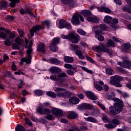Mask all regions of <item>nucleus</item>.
I'll return each mask as SVG.
<instances>
[{
    "label": "nucleus",
    "instance_id": "f257e3e1",
    "mask_svg": "<svg viewBox=\"0 0 131 131\" xmlns=\"http://www.w3.org/2000/svg\"><path fill=\"white\" fill-rule=\"evenodd\" d=\"M107 48H115V43L113 40L111 39L108 40L106 42V46L103 43H101L100 46H97L95 47V50L97 52H104V53H108V55L112 56V55H113V50H110Z\"/></svg>",
    "mask_w": 131,
    "mask_h": 131
},
{
    "label": "nucleus",
    "instance_id": "f03ea898",
    "mask_svg": "<svg viewBox=\"0 0 131 131\" xmlns=\"http://www.w3.org/2000/svg\"><path fill=\"white\" fill-rule=\"evenodd\" d=\"M111 79H112V80L110 81L111 84H113V85H115L116 88H121L122 86V84L120 83V81L123 80V77L115 75L111 77Z\"/></svg>",
    "mask_w": 131,
    "mask_h": 131
},
{
    "label": "nucleus",
    "instance_id": "7ed1b4c3",
    "mask_svg": "<svg viewBox=\"0 0 131 131\" xmlns=\"http://www.w3.org/2000/svg\"><path fill=\"white\" fill-rule=\"evenodd\" d=\"M121 123V122L118 119L114 118L108 124H105L104 126L108 129H113V128H115L118 125H119Z\"/></svg>",
    "mask_w": 131,
    "mask_h": 131
},
{
    "label": "nucleus",
    "instance_id": "20e7f679",
    "mask_svg": "<svg viewBox=\"0 0 131 131\" xmlns=\"http://www.w3.org/2000/svg\"><path fill=\"white\" fill-rule=\"evenodd\" d=\"M113 101H115L114 105L116 108H117L121 112L123 110V101L120 99L117 98H113Z\"/></svg>",
    "mask_w": 131,
    "mask_h": 131
},
{
    "label": "nucleus",
    "instance_id": "39448f33",
    "mask_svg": "<svg viewBox=\"0 0 131 131\" xmlns=\"http://www.w3.org/2000/svg\"><path fill=\"white\" fill-rule=\"evenodd\" d=\"M42 29V27L39 25H36L33 26L32 28L30 30V32L31 33V36L32 37L34 36V33L37 34V32L39 31V30Z\"/></svg>",
    "mask_w": 131,
    "mask_h": 131
},
{
    "label": "nucleus",
    "instance_id": "423d86ee",
    "mask_svg": "<svg viewBox=\"0 0 131 131\" xmlns=\"http://www.w3.org/2000/svg\"><path fill=\"white\" fill-rule=\"evenodd\" d=\"M78 110H83L84 109H93L94 106L89 103H82L81 104L78 105Z\"/></svg>",
    "mask_w": 131,
    "mask_h": 131
},
{
    "label": "nucleus",
    "instance_id": "0eeeda50",
    "mask_svg": "<svg viewBox=\"0 0 131 131\" xmlns=\"http://www.w3.org/2000/svg\"><path fill=\"white\" fill-rule=\"evenodd\" d=\"M117 64L123 68H127V69H130V70H131V62L129 61L125 60L123 62L118 61Z\"/></svg>",
    "mask_w": 131,
    "mask_h": 131
},
{
    "label": "nucleus",
    "instance_id": "6e6552de",
    "mask_svg": "<svg viewBox=\"0 0 131 131\" xmlns=\"http://www.w3.org/2000/svg\"><path fill=\"white\" fill-rule=\"evenodd\" d=\"M71 22L73 24V25H80V21L79 20V14H74L72 16V19L71 20Z\"/></svg>",
    "mask_w": 131,
    "mask_h": 131
},
{
    "label": "nucleus",
    "instance_id": "1a4fd4ad",
    "mask_svg": "<svg viewBox=\"0 0 131 131\" xmlns=\"http://www.w3.org/2000/svg\"><path fill=\"white\" fill-rule=\"evenodd\" d=\"M109 113L111 114V115H113L114 116H115L116 114H119L121 111L117 108L115 106H111L109 108Z\"/></svg>",
    "mask_w": 131,
    "mask_h": 131
},
{
    "label": "nucleus",
    "instance_id": "9d476101",
    "mask_svg": "<svg viewBox=\"0 0 131 131\" xmlns=\"http://www.w3.org/2000/svg\"><path fill=\"white\" fill-rule=\"evenodd\" d=\"M85 94L87 98H89L90 100H92L95 101L96 100H98V97L94 94V93L91 91H85Z\"/></svg>",
    "mask_w": 131,
    "mask_h": 131
},
{
    "label": "nucleus",
    "instance_id": "9b49d317",
    "mask_svg": "<svg viewBox=\"0 0 131 131\" xmlns=\"http://www.w3.org/2000/svg\"><path fill=\"white\" fill-rule=\"evenodd\" d=\"M51 112L53 115L56 116H62L63 115V111L59 108H53L51 110Z\"/></svg>",
    "mask_w": 131,
    "mask_h": 131
},
{
    "label": "nucleus",
    "instance_id": "f8f14e48",
    "mask_svg": "<svg viewBox=\"0 0 131 131\" xmlns=\"http://www.w3.org/2000/svg\"><path fill=\"white\" fill-rule=\"evenodd\" d=\"M130 49V43H125L123 45V49L122 50V53H128V51Z\"/></svg>",
    "mask_w": 131,
    "mask_h": 131
},
{
    "label": "nucleus",
    "instance_id": "ddd939ff",
    "mask_svg": "<svg viewBox=\"0 0 131 131\" xmlns=\"http://www.w3.org/2000/svg\"><path fill=\"white\" fill-rule=\"evenodd\" d=\"M69 101L70 103H72V104H73L74 105H76V104H78V103L80 102L79 98L75 97H70Z\"/></svg>",
    "mask_w": 131,
    "mask_h": 131
},
{
    "label": "nucleus",
    "instance_id": "4468645a",
    "mask_svg": "<svg viewBox=\"0 0 131 131\" xmlns=\"http://www.w3.org/2000/svg\"><path fill=\"white\" fill-rule=\"evenodd\" d=\"M98 11L99 12H104V13H106V14H110V13H111V10L109 9V8H107L104 6L99 7L98 8Z\"/></svg>",
    "mask_w": 131,
    "mask_h": 131
},
{
    "label": "nucleus",
    "instance_id": "2eb2a0df",
    "mask_svg": "<svg viewBox=\"0 0 131 131\" xmlns=\"http://www.w3.org/2000/svg\"><path fill=\"white\" fill-rule=\"evenodd\" d=\"M37 50L38 52H41V53H42L43 54H45L46 53V45L43 43H39Z\"/></svg>",
    "mask_w": 131,
    "mask_h": 131
},
{
    "label": "nucleus",
    "instance_id": "dca6fc26",
    "mask_svg": "<svg viewBox=\"0 0 131 131\" xmlns=\"http://www.w3.org/2000/svg\"><path fill=\"white\" fill-rule=\"evenodd\" d=\"M78 117V115L74 112H71L67 116V118L69 119H75Z\"/></svg>",
    "mask_w": 131,
    "mask_h": 131
},
{
    "label": "nucleus",
    "instance_id": "f3484780",
    "mask_svg": "<svg viewBox=\"0 0 131 131\" xmlns=\"http://www.w3.org/2000/svg\"><path fill=\"white\" fill-rule=\"evenodd\" d=\"M75 34L73 33H71L68 34V35H62L61 36L62 38L63 39H69V40H72L75 36Z\"/></svg>",
    "mask_w": 131,
    "mask_h": 131
},
{
    "label": "nucleus",
    "instance_id": "a211bd4d",
    "mask_svg": "<svg viewBox=\"0 0 131 131\" xmlns=\"http://www.w3.org/2000/svg\"><path fill=\"white\" fill-rule=\"evenodd\" d=\"M50 71L53 74L55 73H57V74H59V73H61V69H60L58 67H51L50 69Z\"/></svg>",
    "mask_w": 131,
    "mask_h": 131
},
{
    "label": "nucleus",
    "instance_id": "6ab92c4d",
    "mask_svg": "<svg viewBox=\"0 0 131 131\" xmlns=\"http://www.w3.org/2000/svg\"><path fill=\"white\" fill-rule=\"evenodd\" d=\"M5 33L6 35L7 34H8L10 39H11V38H15V37H16V35L15 34V33L11 32V30L9 29H6Z\"/></svg>",
    "mask_w": 131,
    "mask_h": 131
},
{
    "label": "nucleus",
    "instance_id": "aec40b11",
    "mask_svg": "<svg viewBox=\"0 0 131 131\" xmlns=\"http://www.w3.org/2000/svg\"><path fill=\"white\" fill-rule=\"evenodd\" d=\"M67 74L66 73L63 72V73H60L58 74V81H60V82H63L65 79H64V77H67Z\"/></svg>",
    "mask_w": 131,
    "mask_h": 131
},
{
    "label": "nucleus",
    "instance_id": "412c9836",
    "mask_svg": "<svg viewBox=\"0 0 131 131\" xmlns=\"http://www.w3.org/2000/svg\"><path fill=\"white\" fill-rule=\"evenodd\" d=\"M1 31H6V29L4 27H1L0 28V38H3V39H5V38H7V34H5L4 32Z\"/></svg>",
    "mask_w": 131,
    "mask_h": 131
},
{
    "label": "nucleus",
    "instance_id": "4be33fe9",
    "mask_svg": "<svg viewBox=\"0 0 131 131\" xmlns=\"http://www.w3.org/2000/svg\"><path fill=\"white\" fill-rule=\"evenodd\" d=\"M103 22L106 24L112 23V17L109 15H106L103 19Z\"/></svg>",
    "mask_w": 131,
    "mask_h": 131
},
{
    "label": "nucleus",
    "instance_id": "5701e85b",
    "mask_svg": "<svg viewBox=\"0 0 131 131\" xmlns=\"http://www.w3.org/2000/svg\"><path fill=\"white\" fill-rule=\"evenodd\" d=\"M63 60L66 63H73L74 61L73 57L64 56Z\"/></svg>",
    "mask_w": 131,
    "mask_h": 131
},
{
    "label": "nucleus",
    "instance_id": "b1692460",
    "mask_svg": "<svg viewBox=\"0 0 131 131\" xmlns=\"http://www.w3.org/2000/svg\"><path fill=\"white\" fill-rule=\"evenodd\" d=\"M8 6L9 4L5 1H3L0 2V9L1 10L2 9H6V8H8Z\"/></svg>",
    "mask_w": 131,
    "mask_h": 131
},
{
    "label": "nucleus",
    "instance_id": "393cba45",
    "mask_svg": "<svg viewBox=\"0 0 131 131\" xmlns=\"http://www.w3.org/2000/svg\"><path fill=\"white\" fill-rule=\"evenodd\" d=\"M66 21L65 20L60 19L58 24L59 28L61 29L63 28H65V27L66 26Z\"/></svg>",
    "mask_w": 131,
    "mask_h": 131
},
{
    "label": "nucleus",
    "instance_id": "a878e982",
    "mask_svg": "<svg viewBox=\"0 0 131 131\" xmlns=\"http://www.w3.org/2000/svg\"><path fill=\"white\" fill-rule=\"evenodd\" d=\"M49 61L51 64H54V65H59V64L61 63V61L56 58H51Z\"/></svg>",
    "mask_w": 131,
    "mask_h": 131
},
{
    "label": "nucleus",
    "instance_id": "bb28decb",
    "mask_svg": "<svg viewBox=\"0 0 131 131\" xmlns=\"http://www.w3.org/2000/svg\"><path fill=\"white\" fill-rule=\"evenodd\" d=\"M31 59H32V56H27V58H23L21 60L22 62H26L27 64H30L31 63Z\"/></svg>",
    "mask_w": 131,
    "mask_h": 131
},
{
    "label": "nucleus",
    "instance_id": "cd10ccee",
    "mask_svg": "<svg viewBox=\"0 0 131 131\" xmlns=\"http://www.w3.org/2000/svg\"><path fill=\"white\" fill-rule=\"evenodd\" d=\"M46 95L48 96V97H51V98H56L57 97V95L54 92L48 91L46 93Z\"/></svg>",
    "mask_w": 131,
    "mask_h": 131
},
{
    "label": "nucleus",
    "instance_id": "c85d7f7f",
    "mask_svg": "<svg viewBox=\"0 0 131 131\" xmlns=\"http://www.w3.org/2000/svg\"><path fill=\"white\" fill-rule=\"evenodd\" d=\"M105 72L108 75H113L114 71L111 68H109L105 69Z\"/></svg>",
    "mask_w": 131,
    "mask_h": 131
},
{
    "label": "nucleus",
    "instance_id": "c756f323",
    "mask_svg": "<svg viewBox=\"0 0 131 131\" xmlns=\"http://www.w3.org/2000/svg\"><path fill=\"white\" fill-rule=\"evenodd\" d=\"M15 42L17 45L18 46H21V42H24V40L22 39L19 37H16L15 39Z\"/></svg>",
    "mask_w": 131,
    "mask_h": 131
},
{
    "label": "nucleus",
    "instance_id": "7c9ffc66",
    "mask_svg": "<svg viewBox=\"0 0 131 131\" xmlns=\"http://www.w3.org/2000/svg\"><path fill=\"white\" fill-rule=\"evenodd\" d=\"M34 93L36 96H38L39 97H40V96H42V95H43V91L40 90H35L34 91Z\"/></svg>",
    "mask_w": 131,
    "mask_h": 131
},
{
    "label": "nucleus",
    "instance_id": "2f4dec72",
    "mask_svg": "<svg viewBox=\"0 0 131 131\" xmlns=\"http://www.w3.org/2000/svg\"><path fill=\"white\" fill-rule=\"evenodd\" d=\"M15 131H25V128L20 124H17L15 127Z\"/></svg>",
    "mask_w": 131,
    "mask_h": 131
},
{
    "label": "nucleus",
    "instance_id": "473e14b6",
    "mask_svg": "<svg viewBox=\"0 0 131 131\" xmlns=\"http://www.w3.org/2000/svg\"><path fill=\"white\" fill-rule=\"evenodd\" d=\"M83 15L84 17H89V16H91L92 15V12L90 10H84L82 12Z\"/></svg>",
    "mask_w": 131,
    "mask_h": 131
},
{
    "label": "nucleus",
    "instance_id": "72a5a7b5",
    "mask_svg": "<svg viewBox=\"0 0 131 131\" xmlns=\"http://www.w3.org/2000/svg\"><path fill=\"white\" fill-rule=\"evenodd\" d=\"M60 43V38H54L52 40V45L53 46H57L58 43Z\"/></svg>",
    "mask_w": 131,
    "mask_h": 131
},
{
    "label": "nucleus",
    "instance_id": "f704fd0d",
    "mask_svg": "<svg viewBox=\"0 0 131 131\" xmlns=\"http://www.w3.org/2000/svg\"><path fill=\"white\" fill-rule=\"evenodd\" d=\"M85 120L86 121H90V122H93L94 123H97V120L93 118V117H89L88 118H85Z\"/></svg>",
    "mask_w": 131,
    "mask_h": 131
},
{
    "label": "nucleus",
    "instance_id": "c9c22d12",
    "mask_svg": "<svg viewBox=\"0 0 131 131\" xmlns=\"http://www.w3.org/2000/svg\"><path fill=\"white\" fill-rule=\"evenodd\" d=\"M122 10L123 12H127V13L131 14V9L129 7L123 6L122 8Z\"/></svg>",
    "mask_w": 131,
    "mask_h": 131
},
{
    "label": "nucleus",
    "instance_id": "e433bc0d",
    "mask_svg": "<svg viewBox=\"0 0 131 131\" xmlns=\"http://www.w3.org/2000/svg\"><path fill=\"white\" fill-rule=\"evenodd\" d=\"M74 0H60L61 3L63 5H69L71 3H72Z\"/></svg>",
    "mask_w": 131,
    "mask_h": 131
},
{
    "label": "nucleus",
    "instance_id": "4c0bfd02",
    "mask_svg": "<svg viewBox=\"0 0 131 131\" xmlns=\"http://www.w3.org/2000/svg\"><path fill=\"white\" fill-rule=\"evenodd\" d=\"M33 50L32 48H28V50H27V57H32L31 54L32 53Z\"/></svg>",
    "mask_w": 131,
    "mask_h": 131
},
{
    "label": "nucleus",
    "instance_id": "58836bf2",
    "mask_svg": "<svg viewBox=\"0 0 131 131\" xmlns=\"http://www.w3.org/2000/svg\"><path fill=\"white\" fill-rule=\"evenodd\" d=\"M77 32H78V33H79V34H80L81 35H83L84 36L86 35V32H85L82 29H78L77 30Z\"/></svg>",
    "mask_w": 131,
    "mask_h": 131
},
{
    "label": "nucleus",
    "instance_id": "ea45409f",
    "mask_svg": "<svg viewBox=\"0 0 131 131\" xmlns=\"http://www.w3.org/2000/svg\"><path fill=\"white\" fill-rule=\"evenodd\" d=\"M50 50L52 52H57V51L58 50V47L56 46V45H52L50 46Z\"/></svg>",
    "mask_w": 131,
    "mask_h": 131
},
{
    "label": "nucleus",
    "instance_id": "a19ab883",
    "mask_svg": "<svg viewBox=\"0 0 131 131\" xmlns=\"http://www.w3.org/2000/svg\"><path fill=\"white\" fill-rule=\"evenodd\" d=\"M4 45H5L6 46H12V41H11L9 39H7L6 41H4Z\"/></svg>",
    "mask_w": 131,
    "mask_h": 131
},
{
    "label": "nucleus",
    "instance_id": "79ce46f5",
    "mask_svg": "<svg viewBox=\"0 0 131 131\" xmlns=\"http://www.w3.org/2000/svg\"><path fill=\"white\" fill-rule=\"evenodd\" d=\"M72 48L74 51H75L76 52L77 51H78L79 50H80V47L78 45H72Z\"/></svg>",
    "mask_w": 131,
    "mask_h": 131
},
{
    "label": "nucleus",
    "instance_id": "37998d69",
    "mask_svg": "<svg viewBox=\"0 0 131 131\" xmlns=\"http://www.w3.org/2000/svg\"><path fill=\"white\" fill-rule=\"evenodd\" d=\"M51 113V111L49 108H43V114L46 115H49Z\"/></svg>",
    "mask_w": 131,
    "mask_h": 131
},
{
    "label": "nucleus",
    "instance_id": "c03bdc74",
    "mask_svg": "<svg viewBox=\"0 0 131 131\" xmlns=\"http://www.w3.org/2000/svg\"><path fill=\"white\" fill-rule=\"evenodd\" d=\"M14 74L15 75H20V74H21V75H26L25 73L21 71V70H18L17 72H14ZM26 76H27V75H26Z\"/></svg>",
    "mask_w": 131,
    "mask_h": 131
},
{
    "label": "nucleus",
    "instance_id": "a18cd8bd",
    "mask_svg": "<svg viewBox=\"0 0 131 131\" xmlns=\"http://www.w3.org/2000/svg\"><path fill=\"white\" fill-rule=\"evenodd\" d=\"M99 27L100 29H101V30H103V31H105V30H107V25L105 24H100Z\"/></svg>",
    "mask_w": 131,
    "mask_h": 131
},
{
    "label": "nucleus",
    "instance_id": "49530a36",
    "mask_svg": "<svg viewBox=\"0 0 131 131\" xmlns=\"http://www.w3.org/2000/svg\"><path fill=\"white\" fill-rule=\"evenodd\" d=\"M99 113L100 112L99 111V110L95 109L91 113V115L92 116H95V115H97V114H99Z\"/></svg>",
    "mask_w": 131,
    "mask_h": 131
},
{
    "label": "nucleus",
    "instance_id": "de8ad7c7",
    "mask_svg": "<svg viewBox=\"0 0 131 131\" xmlns=\"http://www.w3.org/2000/svg\"><path fill=\"white\" fill-rule=\"evenodd\" d=\"M79 37V35H76L75 36V37L73 38L74 41H73L72 42V43H78V38Z\"/></svg>",
    "mask_w": 131,
    "mask_h": 131
},
{
    "label": "nucleus",
    "instance_id": "09e8293b",
    "mask_svg": "<svg viewBox=\"0 0 131 131\" xmlns=\"http://www.w3.org/2000/svg\"><path fill=\"white\" fill-rule=\"evenodd\" d=\"M12 49L13 50H20V48L19 45H17L15 43L12 44Z\"/></svg>",
    "mask_w": 131,
    "mask_h": 131
},
{
    "label": "nucleus",
    "instance_id": "8fccbe9b",
    "mask_svg": "<svg viewBox=\"0 0 131 131\" xmlns=\"http://www.w3.org/2000/svg\"><path fill=\"white\" fill-rule=\"evenodd\" d=\"M36 112L40 114H43V109L41 107H39L36 108Z\"/></svg>",
    "mask_w": 131,
    "mask_h": 131
},
{
    "label": "nucleus",
    "instance_id": "3c124183",
    "mask_svg": "<svg viewBox=\"0 0 131 131\" xmlns=\"http://www.w3.org/2000/svg\"><path fill=\"white\" fill-rule=\"evenodd\" d=\"M25 12H26V14L27 13L29 15H31V16H33V17H35V16H34V14H33V13L31 11H30V10L28 8H26L25 10Z\"/></svg>",
    "mask_w": 131,
    "mask_h": 131
},
{
    "label": "nucleus",
    "instance_id": "603ef678",
    "mask_svg": "<svg viewBox=\"0 0 131 131\" xmlns=\"http://www.w3.org/2000/svg\"><path fill=\"white\" fill-rule=\"evenodd\" d=\"M95 88L97 91L101 92V91H103V87L98 84H96Z\"/></svg>",
    "mask_w": 131,
    "mask_h": 131
},
{
    "label": "nucleus",
    "instance_id": "864d4df0",
    "mask_svg": "<svg viewBox=\"0 0 131 131\" xmlns=\"http://www.w3.org/2000/svg\"><path fill=\"white\" fill-rule=\"evenodd\" d=\"M97 104L98 106H99V107L101 108V109H102V110H106V107H105V105H104V104H101L100 103H99V101H97Z\"/></svg>",
    "mask_w": 131,
    "mask_h": 131
},
{
    "label": "nucleus",
    "instance_id": "5fc2aeb1",
    "mask_svg": "<svg viewBox=\"0 0 131 131\" xmlns=\"http://www.w3.org/2000/svg\"><path fill=\"white\" fill-rule=\"evenodd\" d=\"M25 121H26V124H28V125H29V126H32V122L30 121V119H29L27 118H26Z\"/></svg>",
    "mask_w": 131,
    "mask_h": 131
},
{
    "label": "nucleus",
    "instance_id": "6e6d98bb",
    "mask_svg": "<svg viewBox=\"0 0 131 131\" xmlns=\"http://www.w3.org/2000/svg\"><path fill=\"white\" fill-rule=\"evenodd\" d=\"M95 33L96 35H102L103 34V31L101 30H97L95 32Z\"/></svg>",
    "mask_w": 131,
    "mask_h": 131
},
{
    "label": "nucleus",
    "instance_id": "4d7b16f0",
    "mask_svg": "<svg viewBox=\"0 0 131 131\" xmlns=\"http://www.w3.org/2000/svg\"><path fill=\"white\" fill-rule=\"evenodd\" d=\"M15 19V17L12 16V15H8L6 17V20L7 21H13Z\"/></svg>",
    "mask_w": 131,
    "mask_h": 131
},
{
    "label": "nucleus",
    "instance_id": "13d9d810",
    "mask_svg": "<svg viewBox=\"0 0 131 131\" xmlns=\"http://www.w3.org/2000/svg\"><path fill=\"white\" fill-rule=\"evenodd\" d=\"M17 31L20 37H23V36H24V31L20 29H17Z\"/></svg>",
    "mask_w": 131,
    "mask_h": 131
},
{
    "label": "nucleus",
    "instance_id": "bf43d9fd",
    "mask_svg": "<svg viewBox=\"0 0 131 131\" xmlns=\"http://www.w3.org/2000/svg\"><path fill=\"white\" fill-rule=\"evenodd\" d=\"M50 79H52V80H54L55 81H59L58 78H57V77L54 75H52L50 76Z\"/></svg>",
    "mask_w": 131,
    "mask_h": 131
},
{
    "label": "nucleus",
    "instance_id": "052dcab7",
    "mask_svg": "<svg viewBox=\"0 0 131 131\" xmlns=\"http://www.w3.org/2000/svg\"><path fill=\"white\" fill-rule=\"evenodd\" d=\"M45 118L46 119H47V120H53V115H49L45 116Z\"/></svg>",
    "mask_w": 131,
    "mask_h": 131
},
{
    "label": "nucleus",
    "instance_id": "680f3d73",
    "mask_svg": "<svg viewBox=\"0 0 131 131\" xmlns=\"http://www.w3.org/2000/svg\"><path fill=\"white\" fill-rule=\"evenodd\" d=\"M97 39L99 40V41H104V40L105 39V37L102 35H99L97 37Z\"/></svg>",
    "mask_w": 131,
    "mask_h": 131
},
{
    "label": "nucleus",
    "instance_id": "e2e57ef3",
    "mask_svg": "<svg viewBox=\"0 0 131 131\" xmlns=\"http://www.w3.org/2000/svg\"><path fill=\"white\" fill-rule=\"evenodd\" d=\"M117 70L121 73H125V71L121 67H117Z\"/></svg>",
    "mask_w": 131,
    "mask_h": 131
},
{
    "label": "nucleus",
    "instance_id": "0e129e2a",
    "mask_svg": "<svg viewBox=\"0 0 131 131\" xmlns=\"http://www.w3.org/2000/svg\"><path fill=\"white\" fill-rule=\"evenodd\" d=\"M92 22L93 23H98L99 22V18H98V17L95 16L94 17H93Z\"/></svg>",
    "mask_w": 131,
    "mask_h": 131
},
{
    "label": "nucleus",
    "instance_id": "69168bd1",
    "mask_svg": "<svg viewBox=\"0 0 131 131\" xmlns=\"http://www.w3.org/2000/svg\"><path fill=\"white\" fill-rule=\"evenodd\" d=\"M102 120L104 121V122H107L108 121V117L106 115H103L102 116Z\"/></svg>",
    "mask_w": 131,
    "mask_h": 131
},
{
    "label": "nucleus",
    "instance_id": "338daca9",
    "mask_svg": "<svg viewBox=\"0 0 131 131\" xmlns=\"http://www.w3.org/2000/svg\"><path fill=\"white\" fill-rule=\"evenodd\" d=\"M67 74H68V75L72 76V75H74V71L71 70H69L67 71Z\"/></svg>",
    "mask_w": 131,
    "mask_h": 131
},
{
    "label": "nucleus",
    "instance_id": "774afa93",
    "mask_svg": "<svg viewBox=\"0 0 131 131\" xmlns=\"http://www.w3.org/2000/svg\"><path fill=\"white\" fill-rule=\"evenodd\" d=\"M57 97H61L62 98H66L65 93L61 92L57 94Z\"/></svg>",
    "mask_w": 131,
    "mask_h": 131
}]
</instances>
